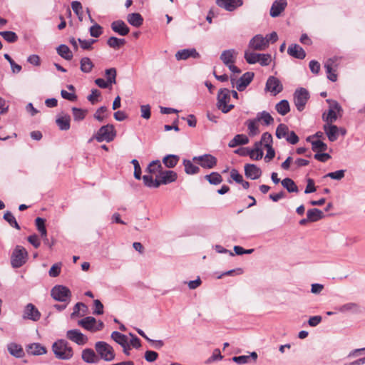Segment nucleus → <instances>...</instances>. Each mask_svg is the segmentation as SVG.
Here are the masks:
<instances>
[{"label":"nucleus","instance_id":"412c9836","mask_svg":"<svg viewBox=\"0 0 365 365\" xmlns=\"http://www.w3.org/2000/svg\"><path fill=\"white\" fill-rule=\"evenodd\" d=\"M111 29L114 32L118 34L120 36H125L130 31V29L122 20H117L113 21L111 24Z\"/></svg>","mask_w":365,"mask_h":365},{"label":"nucleus","instance_id":"c9c22d12","mask_svg":"<svg viewBox=\"0 0 365 365\" xmlns=\"http://www.w3.org/2000/svg\"><path fill=\"white\" fill-rule=\"evenodd\" d=\"M307 217L309 222H317L324 217V212L317 208L309 209L307 210Z\"/></svg>","mask_w":365,"mask_h":365},{"label":"nucleus","instance_id":"8fccbe9b","mask_svg":"<svg viewBox=\"0 0 365 365\" xmlns=\"http://www.w3.org/2000/svg\"><path fill=\"white\" fill-rule=\"evenodd\" d=\"M244 57L249 64H255L258 63L259 53H256L250 51H245Z\"/></svg>","mask_w":365,"mask_h":365},{"label":"nucleus","instance_id":"20e7f679","mask_svg":"<svg viewBox=\"0 0 365 365\" xmlns=\"http://www.w3.org/2000/svg\"><path fill=\"white\" fill-rule=\"evenodd\" d=\"M230 101V91L227 88H221L217 93V107L223 113L230 112L235 106L228 104Z\"/></svg>","mask_w":365,"mask_h":365},{"label":"nucleus","instance_id":"a211bd4d","mask_svg":"<svg viewBox=\"0 0 365 365\" xmlns=\"http://www.w3.org/2000/svg\"><path fill=\"white\" fill-rule=\"evenodd\" d=\"M245 176L252 180L258 179L262 175V170L254 164H246L245 165Z\"/></svg>","mask_w":365,"mask_h":365},{"label":"nucleus","instance_id":"7c9ffc66","mask_svg":"<svg viewBox=\"0 0 365 365\" xmlns=\"http://www.w3.org/2000/svg\"><path fill=\"white\" fill-rule=\"evenodd\" d=\"M128 22L134 27H140L143 24V18L139 13H132L127 16Z\"/></svg>","mask_w":365,"mask_h":365},{"label":"nucleus","instance_id":"9d476101","mask_svg":"<svg viewBox=\"0 0 365 365\" xmlns=\"http://www.w3.org/2000/svg\"><path fill=\"white\" fill-rule=\"evenodd\" d=\"M265 90L276 96L282 91L283 85L277 78L269 76L266 82Z\"/></svg>","mask_w":365,"mask_h":365},{"label":"nucleus","instance_id":"bf43d9fd","mask_svg":"<svg viewBox=\"0 0 365 365\" xmlns=\"http://www.w3.org/2000/svg\"><path fill=\"white\" fill-rule=\"evenodd\" d=\"M78 41L80 43V46L82 49L83 50H92L93 49V44L96 42V39H88V40H83L81 38H78Z\"/></svg>","mask_w":365,"mask_h":365},{"label":"nucleus","instance_id":"58836bf2","mask_svg":"<svg viewBox=\"0 0 365 365\" xmlns=\"http://www.w3.org/2000/svg\"><path fill=\"white\" fill-rule=\"evenodd\" d=\"M257 121H262L264 125H269L274 123V118L267 111L259 112L257 115V118H255Z\"/></svg>","mask_w":365,"mask_h":365},{"label":"nucleus","instance_id":"f03ea898","mask_svg":"<svg viewBox=\"0 0 365 365\" xmlns=\"http://www.w3.org/2000/svg\"><path fill=\"white\" fill-rule=\"evenodd\" d=\"M28 252L20 245H16L11 255V265L13 268L17 269L24 265L28 260Z\"/></svg>","mask_w":365,"mask_h":365},{"label":"nucleus","instance_id":"9b49d317","mask_svg":"<svg viewBox=\"0 0 365 365\" xmlns=\"http://www.w3.org/2000/svg\"><path fill=\"white\" fill-rule=\"evenodd\" d=\"M22 318L33 322H37L41 318V313L38 309L31 303L27 304L23 311Z\"/></svg>","mask_w":365,"mask_h":365},{"label":"nucleus","instance_id":"e433bc0d","mask_svg":"<svg viewBox=\"0 0 365 365\" xmlns=\"http://www.w3.org/2000/svg\"><path fill=\"white\" fill-rule=\"evenodd\" d=\"M94 64L88 57H83L80 61L81 71L85 73L91 72Z\"/></svg>","mask_w":365,"mask_h":365},{"label":"nucleus","instance_id":"603ef678","mask_svg":"<svg viewBox=\"0 0 365 365\" xmlns=\"http://www.w3.org/2000/svg\"><path fill=\"white\" fill-rule=\"evenodd\" d=\"M72 112L74 120L80 121L85 118L87 113V110H83L81 108L73 107L72 108Z\"/></svg>","mask_w":365,"mask_h":365},{"label":"nucleus","instance_id":"09e8293b","mask_svg":"<svg viewBox=\"0 0 365 365\" xmlns=\"http://www.w3.org/2000/svg\"><path fill=\"white\" fill-rule=\"evenodd\" d=\"M36 226L42 237H46L47 231L45 226V220L41 217H37L35 220Z\"/></svg>","mask_w":365,"mask_h":365},{"label":"nucleus","instance_id":"cd10ccee","mask_svg":"<svg viewBox=\"0 0 365 365\" xmlns=\"http://www.w3.org/2000/svg\"><path fill=\"white\" fill-rule=\"evenodd\" d=\"M249 143V138L244 134L236 135L228 143L230 148H235L237 145H246Z\"/></svg>","mask_w":365,"mask_h":365},{"label":"nucleus","instance_id":"f704fd0d","mask_svg":"<svg viewBox=\"0 0 365 365\" xmlns=\"http://www.w3.org/2000/svg\"><path fill=\"white\" fill-rule=\"evenodd\" d=\"M57 53L63 58L70 61L73 58V53L68 46L61 44L56 48Z\"/></svg>","mask_w":365,"mask_h":365},{"label":"nucleus","instance_id":"c756f323","mask_svg":"<svg viewBox=\"0 0 365 365\" xmlns=\"http://www.w3.org/2000/svg\"><path fill=\"white\" fill-rule=\"evenodd\" d=\"M359 307L356 303L349 302L336 307L337 312L341 313H355L359 312Z\"/></svg>","mask_w":365,"mask_h":365},{"label":"nucleus","instance_id":"774afa93","mask_svg":"<svg viewBox=\"0 0 365 365\" xmlns=\"http://www.w3.org/2000/svg\"><path fill=\"white\" fill-rule=\"evenodd\" d=\"M85 308L86 309V306L83 302H78L75 304L73 307V311L72 314H71V318H75L77 317H81L83 316V314H80L81 308Z\"/></svg>","mask_w":365,"mask_h":365},{"label":"nucleus","instance_id":"13d9d810","mask_svg":"<svg viewBox=\"0 0 365 365\" xmlns=\"http://www.w3.org/2000/svg\"><path fill=\"white\" fill-rule=\"evenodd\" d=\"M105 74L106 76L108 83H112L113 84L116 83L117 71L115 68L106 69L105 71Z\"/></svg>","mask_w":365,"mask_h":365},{"label":"nucleus","instance_id":"c85d7f7f","mask_svg":"<svg viewBox=\"0 0 365 365\" xmlns=\"http://www.w3.org/2000/svg\"><path fill=\"white\" fill-rule=\"evenodd\" d=\"M70 122L71 117L68 114L59 116L56 120V123L61 130H69L71 127Z\"/></svg>","mask_w":365,"mask_h":365},{"label":"nucleus","instance_id":"4d7b16f0","mask_svg":"<svg viewBox=\"0 0 365 365\" xmlns=\"http://www.w3.org/2000/svg\"><path fill=\"white\" fill-rule=\"evenodd\" d=\"M71 8L73 12L78 16L79 21L83 20L82 5L81 2L74 1L71 3Z\"/></svg>","mask_w":365,"mask_h":365},{"label":"nucleus","instance_id":"a878e982","mask_svg":"<svg viewBox=\"0 0 365 365\" xmlns=\"http://www.w3.org/2000/svg\"><path fill=\"white\" fill-rule=\"evenodd\" d=\"M26 351L31 355H42L46 353V349L39 343H33L26 346Z\"/></svg>","mask_w":365,"mask_h":365},{"label":"nucleus","instance_id":"680f3d73","mask_svg":"<svg viewBox=\"0 0 365 365\" xmlns=\"http://www.w3.org/2000/svg\"><path fill=\"white\" fill-rule=\"evenodd\" d=\"M345 172V170H339L335 172L329 173L324 177L330 178L331 179L333 180H340L344 177Z\"/></svg>","mask_w":365,"mask_h":365},{"label":"nucleus","instance_id":"79ce46f5","mask_svg":"<svg viewBox=\"0 0 365 365\" xmlns=\"http://www.w3.org/2000/svg\"><path fill=\"white\" fill-rule=\"evenodd\" d=\"M111 338L116 343H118L120 346H123L128 343V336L125 334H123L117 331H113L111 334Z\"/></svg>","mask_w":365,"mask_h":365},{"label":"nucleus","instance_id":"c03bdc74","mask_svg":"<svg viewBox=\"0 0 365 365\" xmlns=\"http://www.w3.org/2000/svg\"><path fill=\"white\" fill-rule=\"evenodd\" d=\"M257 120L256 119L248 120L246 122L249 130V135L250 136H255L259 133V130L258 125H257Z\"/></svg>","mask_w":365,"mask_h":365},{"label":"nucleus","instance_id":"aec40b11","mask_svg":"<svg viewBox=\"0 0 365 365\" xmlns=\"http://www.w3.org/2000/svg\"><path fill=\"white\" fill-rule=\"evenodd\" d=\"M157 177L161 178V182H163V185H167L175 182L178 178V175L175 171L168 170H162Z\"/></svg>","mask_w":365,"mask_h":365},{"label":"nucleus","instance_id":"473e14b6","mask_svg":"<svg viewBox=\"0 0 365 365\" xmlns=\"http://www.w3.org/2000/svg\"><path fill=\"white\" fill-rule=\"evenodd\" d=\"M96 324V319L93 317H86L78 322V324L85 329L93 331V327Z\"/></svg>","mask_w":365,"mask_h":365},{"label":"nucleus","instance_id":"0e129e2a","mask_svg":"<svg viewBox=\"0 0 365 365\" xmlns=\"http://www.w3.org/2000/svg\"><path fill=\"white\" fill-rule=\"evenodd\" d=\"M100 96L101 92L97 89H93L91 90V93L87 97V99L92 105H94L99 101Z\"/></svg>","mask_w":365,"mask_h":365},{"label":"nucleus","instance_id":"2f4dec72","mask_svg":"<svg viewBox=\"0 0 365 365\" xmlns=\"http://www.w3.org/2000/svg\"><path fill=\"white\" fill-rule=\"evenodd\" d=\"M163 167L159 160H153L148 165L145 171L150 175H159L162 171Z\"/></svg>","mask_w":365,"mask_h":365},{"label":"nucleus","instance_id":"de8ad7c7","mask_svg":"<svg viewBox=\"0 0 365 365\" xmlns=\"http://www.w3.org/2000/svg\"><path fill=\"white\" fill-rule=\"evenodd\" d=\"M3 218L13 227L20 230V226L19 223L17 222L15 217L13 215V214L10 211H6Z\"/></svg>","mask_w":365,"mask_h":365},{"label":"nucleus","instance_id":"2eb2a0df","mask_svg":"<svg viewBox=\"0 0 365 365\" xmlns=\"http://www.w3.org/2000/svg\"><path fill=\"white\" fill-rule=\"evenodd\" d=\"M216 4L228 11H233L242 6L243 0H216Z\"/></svg>","mask_w":365,"mask_h":365},{"label":"nucleus","instance_id":"72a5a7b5","mask_svg":"<svg viewBox=\"0 0 365 365\" xmlns=\"http://www.w3.org/2000/svg\"><path fill=\"white\" fill-rule=\"evenodd\" d=\"M180 160V157L177 155H167L163 158V163L168 168H173L176 166Z\"/></svg>","mask_w":365,"mask_h":365},{"label":"nucleus","instance_id":"052dcab7","mask_svg":"<svg viewBox=\"0 0 365 365\" xmlns=\"http://www.w3.org/2000/svg\"><path fill=\"white\" fill-rule=\"evenodd\" d=\"M61 267H62L61 262H58V263H55L54 264H53L48 271L49 276L51 277H58L61 273Z\"/></svg>","mask_w":365,"mask_h":365},{"label":"nucleus","instance_id":"5fc2aeb1","mask_svg":"<svg viewBox=\"0 0 365 365\" xmlns=\"http://www.w3.org/2000/svg\"><path fill=\"white\" fill-rule=\"evenodd\" d=\"M289 133L288 127L284 124H279L276 129V136L277 138L281 139L287 137Z\"/></svg>","mask_w":365,"mask_h":365},{"label":"nucleus","instance_id":"a19ab883","mask_svg":"<svg viewBox=\"0 0 365 365\" xmlns=\"http://www.w3.org/2000/svg\"><path fill=\"white\" fill-rule=\"evenodd\" d=\"M275 108L277 111L282 115H285L290 110L289 103L287 100H282L277 103Z\"/></svg>","mask_w":365,"mask_h":365},{"label":"nucleus","instance_id":"423d86ee","mask_svg":"<svg viewBox=\"0 0 365 365\" xmlns=\"http://www.w3.org/2000/svg\"><path fill=\"white\" fill-rule=\"evenodd\" d=\"M51 295L56 301L68 304L71 300V292L68 287L63 285H56L51 289Z\"/></svg>","mask_w":365,"mask_h":365},{"label":"nucleus","instance_id":"69168bd1","mask_svg":"<svg viewBox=\"0 0 365 365\" xmlns=\"http://www.w3.org/2000/svg\"><path fill=\"white\" fill-rule=\"evenodd\" d=\"M260 140L264 148L272 146V136L268 132H265L262 135Z\"/></svg>","mask_w":365,"mask_h":365},{"label":"nucleus","instance_id":"4468645a","mask_svg":"<svg viewBox=\"0 0 365 365\" xmlns=\"http://www.w3.org/2000/svg\"><path fill=\"white\" fill-rule=\"evenodd\" d=\"M338 58L336 57L331 58L327 61L324 64V68L327 73V78L332 82L337 80V76L335 73L334 67L337 66Z\"/></svg>","mask_w":365,"mask_h":365},{"label":"nucleus","instance_id":"393cba45","mask_svg":"<svg viewBox=\"0 0 365 365\" xmlns=\"http://www.w3.org/2000/svg\"><path fill=\"white\" fill-rule=\"evenodd\" d=\"M237 53L234 49L224 51L220 55V59L225 65L228 66L235 61Z\"/></svg>","mask_w":365,"mask_h":365},{"label":"nucleus","instance_id":"3c124183","mask_svg":"<svg viewBox=\"0 0 365 365\" xmlns=\"http://www.w3.org/2000/svg\"><path fill=\"white\" fill-rule=\"evenodd\" d=\"M0 36H1L4 39L9 43H14L18 40V36L16 34L10 31H0Z\"/></svg>","mask_w":365,"mask_h":365},{"label":"nucleus","instance_id":"f3484780","mask_svg":"<svg viewBox=\"0 0 365 365\" xmlns=\"http://www.w3.org/2000/svg\"><path fill=\"white\" fill-rule=\"evenodd\" d=\"M190 57L193 58H199L200 55L195 48H185L178 51L175 53V58L178 61L186 60Z\"/></svg>","mask_w":365,"mask_h":365},{"label":"nucleus","instance_id":"dca6fc26","mask_svg":"<svg viewBox=\"0 0 365 365\" xmlns=\"http://www.w3.org/2000/svg\"><path fill=\"white\" fill-rule=\"evenodd\" d=\"M253 72L245 73L236 82V88L239 91H243L252 82L254 78Z\"/></svg>","mask_w":365,"mask_h":365},{"label":"nucleus","instance_id":"6e6d98bb","mask_svg":"<svg viewBox=\"0 0 365 365\" xmlns=\"http://www.w3.org/2000/svg\"><path fill=\"white\" fill-rule=\"evenodd\" d=\"M312 149L313 151H325L327 150V145L320 140L312 141Z\"/></svg>","mask_w":365,"mask_h":365},{"label":"nucleus","instance_id":"bb28decb","mask_svg":"<svg viewBox=\"0 0 365 365\" xmlns=\"http://www.w3.org/2000/svg\"><path fill=\"white\" fill-rule=\"evenodd\" d=\"M9 354L16 358H21L24 356V351L20 344L12 342L7 345Z\"/></svg>","mask_w":365,"mask_h":365},{"label":"nucleus","instance_id":"6ab92c4d","mask_svg":"<svg viewBox=\"0 0 365 365\" xmlns=\"http://www.w3.org/2000/svg\"><path fill=\"white\" fill-rule=\"evenodd\" d=\"M82 359L88 364H96L100 361L98 355L92 349H85L82 351Z\"/></svg>","mask_w":365,"mask_h":365},{"label":"nucleus","instance_id":"ddd939ff","mask_svg":"<svg viewBox=\"0 0 365 365\" xmlns=\"http://www.w3.org/2000/svg\"><path fill=\"white\" fill-rule=\"evenodd\" d=\"M66 337L78 345H84L88 341V337L78 329H71L67 331Z\"/></svg>","mask_w":365,"mask_h":365},{"label":"nucleus","instance_id":"864d4df0","mask_svg":"<svg viewBox=\"0 0 365 365\" xmlns=\"http://www.w3.org/2000/svg\"><path fill=\"white\" fill-rule=\"evenodd\" d=\"M262 143L261 140L257 141L254 144V148L252 149L254 151H257L256 157L251 156L252 160H258L262 158L264 153L262 148Z\"/></svg>","mask_w":365,"mask_h":365},{"label":"nucleus","instance_id":"6e6552de","mask_svg":"<svg viewBox=\"0 0 365 365\" xmlns=\"http://www.w3.org/2000/svg\"><path fill=\"white\" fill-rule=\"evenodd\" d=\"M248 46L254 51H264L269 47V40L267 37L257 34L250 39Z\"/></svg>","mask_w":365,"mask_h":365},{"label":"nucleus","instance_id":"5701e85b","mask_svg":"<svg viewBox=\"0 0 365 365\" xmlns=\"http://www.w3.org/2000/svg\"><path fill=\"white\" fill-rule=\"evenodd\" d=\"M287 53L289 56L298 59H304L306 56L304 50L298 44L290 45L287 49Z\"/></svg>","mask_w":365,"mask_h":365},{"label":"nucleus","instance_id":"4be33fe9","mask_svg":"<svg viewBox=\"0 0 365 365\" xmlns=\"http://www.w3.org/2000/svg\"><path fill=\"white\" fill-rule=\"evenodd\" d=\"M287 4V0H276L271 6L270 16H278L284 10Z\"/></svg>","mask_w":365,"mask_h":365},{"label":"nucleus","instance_id":"7ed1b4c3","mask_svg":"<svg viewBox=\"0 0 365 365\" xmlns=\"http://www.w3.org/2000/svg\"><path fill=\"white\" fill-rule=\"evenodd\" d=\"M115 135L116 132L114 126L111 124H107L101 126L89 141L96 139L99 143L103 141L110 143L114 140Z\"/></svg>","mask_w":365,"mask_h":365},{"label":"nucleus","instance_id":"338daca9","mask_svg":"<svg viewBox=\"0 0 365 365\" xmlns=\"http://www.w3.org/2000/svg\"><path fill=\"white\" fill-rule=\"evenodd\" d=\"M272 61V56L269 53H259L258 63L262 66L269 65Z\"/></svg>","mask_w":365,"mask_h":365},{"label":"nucleus","instance_id":"e2e57ef3","mask_svg":"<svg viewBox=\"0 0 365 365\" xmlns=\"http://www.w3.org/2000/svg\"><path fill=\"white\" fill-rule=\"evenodd\" d=\"M90 35L92 37L98 38L103 33V28L98 24H95L89 29Z\"/></svg>","mask_w":365,"mask_h":365},{"label":"nucleus","instance_id":"39448f33","mask_svg":"<svg viewBox=\"0 0 365 365\" xmlns=\"http://www.w3.org/2000/svg\"><path fill=\"white\" fill-rule=\"evenodd\" d=\"M95 349L99 358L106 361H111L115 359L113 348L105 341H98L95 344Z\"/></svg>","mask_w":365,"mask_h":365},{"label":"nucleus","instance_id":"b1692460","mask_svg":"<svg viewBox=\"0 0 365 365\" xmlns=\"http://www.w3.org/2000/svg\"><path fill=\"white\" fill-rule=\"evenodd\" d=\"M324 130L331 142H334L338 138V128L331 123H327L324 125Z\"/></svg>","mask_w":365,"mask_h":365},{"label":"nucleus","instance_id":"ea45409f","mask_svg":"<svg viewBox=\"0 0 365 365\" xmlns=\"http://www.w3.org/2000/svg\"><path fill=\"white\" fill-rule=\"evenodd\" d=\"M182 164L185 167V172L187 175H194L200 172L199 167L194 165L190 160L184 159Z\"/></svg>","mask_w":365,"mask_h":365},{"label":"nucleus","instance_id":"4c0bfd02","mask_svg":"<svg viewBox=\"0 0 365 365\" xmlns=\"http://www.w3.org/2000/svg\"><path fill=\"white\" fill-rule=\"evenodd\" d=\"M282 185L289 192H299L298 187L295 184L293 180L289 178H286L281 181Z\"/></svg>","mask_w":365,"mask_h":365},{"label":"nucleus","instance_id":"0eeeda50","mask_svg":"<svg viewBox=\"0 0 365 365\" xmlns=\"http://www.w3.org/2000/svg\"><path fill=\"white\" fill-rule=\"evenodd\" d=\"M294 103L298 111L302 112L309 98V93L304 88L296 89L293 94Z\"/></svg>","mask_w":365,"mask_h":365},{"label":"nucleus","instance_id":"f8f14e48","mask_svg":"<svg viewBox=\"0 0 365 365\" xmlns=\"http://www.w3.org/2000/svg\"><path fill=\"white\" fill-rule=\"evenodd\" d=\"M194 161H200V165L204 168H212L217 165V158L210 155L205 154L200 156H195L192 158Z\"/></svg>","mask_w":365,"mask_h":365},{"label":"nucleus","instance_id":"a18cd8bd","mask_svg":"<svg viewBox=\"0 0 365 365\" xmlns=\"http://www.w3.org/2000/svg\"><path fill=\"white\" fill-rule=\"evenodd\" d=\"M107 111L108 109L106 106H101L96 110L93 115V118L101 123L103 122L108 117Z\"/></svg>","mask_w":365,"mask_h":365},{"label":"nucleus","instance_id":"1a4fd4ad","mask_svg":"<svg viewBox=\"0 0 365 365\" xmlns=\"http://www.w3.org/2000/svg\"><path fill=\"white\" fill-rule=\"evenodd\" d=\"M327 101L329 103L330 108L327 114H323L322 118L327 123H332L337 118L336 111L339 112L341 110V107L339 103L335 101L327 100Z\"/></svg>","mask_w":365,"mask_h":365},{"label":"nucleus","instance_id":"37998d69","mask_svg":"<svg viewBox=\"0 0 365 365\" xmlns=\"http://www.w3.org/2000/svg\"><path fill=\"white\" fill-rule=\"evenodd\" d=\"M107 43L110 47L118 49L125 43V40L123 38H118L115 36H111L108 39Z\"/></svg>","mask_w":365,"mask_h":365},{"label":"nucleus","instance_id":"49530a36","mask_svg":"<svg viewBox=\"0 0 365 365\" xmlns=\"http://www.w3.org/2000/svg\"><path fill=\"white\" fill-rule=\"evenodd\" d=\"M205 178L212 185H218L222 181V178L220 174L216 172L206 175Z\"/></svg>","mask_w":365,"mask_h":365},{"label":"nucleus","instance_id":"f257e3e1","mask_svg":"<svg viewBox=\"0 0 365 365\" xmlns=\"http://www.w3.org/2000/svg\"><path fill=\"white\" fill-rule=\"evenodd\" d=\"M55 356L61 360H68L72 358L73 351L68 342L65 339H58L52 345Z\"/></svg>","mask_w":365,"mask_h":365}]
</instances>
